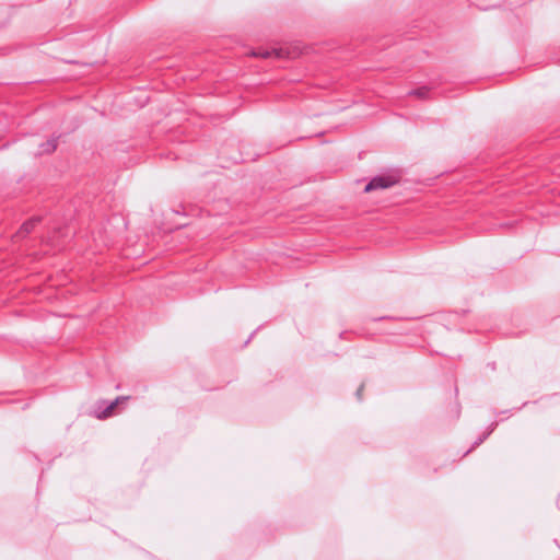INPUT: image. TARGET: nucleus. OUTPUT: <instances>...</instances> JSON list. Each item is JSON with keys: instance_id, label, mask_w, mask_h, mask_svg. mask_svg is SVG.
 I'll return each instance as SVG.
<instances>
[{"instance_id": "nucleus-1", "label": "nucleus", "mask_w": 560, "mask_h": 560, "mask_svg": "<svg viewBox=\"0 0 560 560\" xmlns=\"http://www.w3.org/2000/svg\"><path fill=\"white\" fill-rule=\"evenodd\" d=\"M398 183V178L394 175L374 177L364 188L365 192H371L376 189H386Z\"/></svg>"}, {"instance_id": "nucleus-2", "label": "nucleus", "mask_w": 560, "mask_h": 560, "mask_svg": "<svg viewBox=\"0 0 560 560\" xmlns=\"http://www.w3.org/2000/svg\"><path fill=\"white\" fill-rule=\"evenodd\" d=\"M128 399L126 396L117 397L104 411L96 415V418L100 420L107 419L113 416L115 408L121 404L125 402Z\"/></svg>"}, {"instance_id": "nucleus-3", "label": "nucleus", "mask_w": 560, "mask_h": 560, "mask_svg": "<svg viewBox=\"0 0 560 560\" xmlns=\"http://www.w3.org/2000/svg\"><path fill=\"white\" fill-rule=\"evenodd\" d=\"M252 56L260 57V58H270V57L275 56L277 58H282L283 51H282V49H272V50L264 49V50L253 51Z\"/></svg>"}, {"instance_id": "nucleus-4", "label": "nucleus", "mask_w": 560, "mask_h": 560, "mask_svg": "<svg viewBox=\"0 0 560 560\" xmlns=\"http://www.w3.org/2000/svg\"><path fill=\"white\" fill-rule=\"evenodd\" d=\"M33 225H34L33 222H27L23 225L22 231L25 233H28L31 231V229L33 228Z\"/></svg>"}, {"instance_id": "nucleus-5", "label": "nucleus", "mask_w": 560, "mask_h": 560, "mask_svg": "<svg viewBox=\"0 0 560 560\" xmlns=\"http://www.w3.org/2000/svg\"><path fill=\"white\" fill-rule=\"evenodd\" d=\"M55 149H56V142L52 141L51 143L48 144V148L45 149L44 151L45 152H52Z\"/></svg>"}]
</instances>
